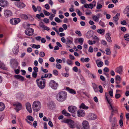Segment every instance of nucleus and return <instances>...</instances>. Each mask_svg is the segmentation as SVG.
I'll use <instances>...</instances> for the list:
<instances>
[{
    "label": "nucleus",
    "mask_w": 129,
    "mask_h": 129,
    "mask_svg": "<svg viewBox=\"0 0 129 129\" xmlns=\"http://www.w3.org/2000/svg\"><path fill=\"white\" fill-rule=\"evenodd\" d=\"M67 96V93L66 91H61L59 92L57 94L56 98L58 101L62 102L66 99Z\"/></svg>",
    "instance_id": "nucleus-1"
},
{
    "label": "nucleus",
    "mask_w": 129,
    "mask_h": 129,
    "mask_svg": "<svg viewBox=\"0 0 129 129\" xmlns=\"http://www.w3.org/2000/svg\"><path fill=\"white\" fill-rule=\"evenodd\" d=\"M69 127L71 128H74L76 127L78 129H80L81 128V125L78 122H75L74 121L69 119L68 123Z\"/></svg>",
    "instance_id": "nucleus-2"
},
{
    "label": "nucleus",
    "mask_w": 129,
    "mask_h": 129,
    "mask_svg": "<svg viewBox=\"0 0 129 129\" xmlns=\"http://www.w3.org/2000/svg\"><path fill=\"white\" fill-rule=\"evenodd\" d=\"M41 103L38 101H34L32 105V108L35 112H38L41 109Z\"/></svg>",
    "instance_id": "nucleus-3"
},
{
    "label": "nucleus",
    "mask_w": 129,
    "mask_h": 129,
    "mask_svg": "<svg viewBox=\"0 0 129 129\" xmlns=\"http://www.w3.org/2000/svg\"><path fill=\"white\" fill-rule=\"evenodd\" d=\"M36 81L38 86L40 88L43 89L45 86L46 80L45 79H38Z\"/></svg>",
    "instance_id": "nucleus-4"
},
{
    "label": "nucleus",
    "mask_w": 129,
    "mask_h": 129,
    "mask_svg": "<svg viewBox=\"0 0 129 129\" xmlns=\"http://www.w3.org/2000/svg\"><path fill=\"white\" fill-rule=\"evenodd\" d=\"M113 113H111V115L109 118L110 122L112 123V127L115 126L116 123V119L115 117L113 118Z\"/></svg>",
    "instance_id": "nucleus-5"
},
{
    "label": "nucleus",
    "mask_w": 129,
    "mask_h": 129,
    "mask_svg": "<svg viewBox=\"0 0 129 129\" xmlns=\"http://www.w3.org/2000/svg\"><path fill=\"white\" fill-rule=\"evenodd\" d=\"M58 85V83L53 80H51L49 83V86L53 89L55 90L57 89Z\"/></svg>",
    "instance_id": "nucleus-6"
},
{
    "label": "nucleus",
    "mask_w": 129,
    "mask_h": 129,
    "mask_svg": "<svg viewBox=\"0 0 129 129\" xmlns=\"http://www.w3.org/2000/svg\"><path fill=\"white\" fill-rule=\"evenodd\" d=\"M34 29L31 28H27L25 31V33L27 35L31 36L34 34Z\"/></svg>",
    "instance_id": "nucleus-7"
},
{
    "label": "nucleus",
    "mask_w": 129,
    "mask_h": 129,
    "mask_svg": "<svg viewBox=\"0 0 129 129\" xmlns=\"http://www.w3.org/2000/svg\"><path fill=\"white\" fill-rule=\"evenodd\" d=\"M20 21V19L18 18H15L11 19L10 21L11 24L13 25L17 24L19 23Z\"/></svg>",
    "instance_id": "nucleus-8"
},
{
    "label": "nucleus",
    "mask_w": 129,
    "mask_h": 129,
    "mask_svg": "<svg viewBox=\"0 0 129 129\" xmlns=\"http://www.w3.org/2000/svg\"><path fill=\"white\" fill-rule=\"evenodd\" d=\"M11 66L13 69L17 68L18 66V62L16 59H12L11 60Z\"/></svg>",
    "instance_id": "nucleus-9"
},
{
    "label": "nucleus",
    "mask_w": 129,
    "mask_h": 129,
    "mask_svg": "<svg viewBox=\"0 0 129 129\" xmlns=\"http://www.w3.org/2000/svg\"><path fill=\"white\" fill-rule=\"evenodd\" d=\"M87 119L89 120H93L95 119L96 118V116L95 114L90 113L89 114L87 117Z\"/></svg>",
    "instance_id": "nucleus-10"
},
{
    "label": "nucleus",
    "mask_w": 129,
    "mask_h": 129,
    "mask_svg": "<svg viewBox=\"0 0 129 129\" xmlns=\"http://www.w3.org/2000/svg\"><path fill=\"white\" fill-rule=\"evenodd\" d=\"M25 105L26 109L27 111L29 113H31L32 112V110L30 103L29 102H27L26 103Z\"/></svg>",
    "instance_id": "nucleus-11"
},
{
    "label": "nucleus",
    "mask_w": 129,
    "mask_h": 129,
    "mask_svg": "<svg viewBox=\"0 0 129 129\" xmlns=\"http://www.w3.org/2000/svg\"><path fill=\"white\" fill-rule=\"evenodd\" d=\"M68 109L70 112L74 113L77 111V108L75 106H69Z\"/></svg>",
    "instance_id": "nucleus-12"
},
{
    "label": "nucleus",
    "mask_w": 129,
    "mask_h": 129,
    "mask_svg": "<svg viewBox=\"0 0 129 129\" xmlns=\"http://www.w3.org/2000/svg\"><path fill=\"white\" fill-rule=\"evenodd\" d=\"M13 106L15 107V109L17 112L21 108V105L19 103L17 102L14 103L13 104Z\"/></svg>",
    "instance_id": "nucleus-13"
},
{
    "label": "nucleus",
    "mask_w": 129,
    "mask_h": 129,
    "mask_svg": "<svg viewBox=\"0 0 129 129\" xmlns=\"http://www.w3.org/2000/svg\"><path fill=\"white\" fill-rule=\"evenodd\" d=\"M101 14L98 13L96 15H93L92 16V18L95 22H98L99 21V19L101 16Z\"/></svg>",
    "instance_id": "nucleus-14"
},
{
    "label": "nucleus",
    "mask_w": 129,
    "mask_h": 129,
    "mask_svg": "<svg viewBox=\"0 0 129 129\" xmlns=\"http://www.w3.org/2000/svg\"><path fill=\"white\" fill-rule=\"evenodd\" d=\"M85 112L83 110H79L77 111V116L79 117H83L85 115Z\"/></svg>",
    "instance_id": "nucleus-15"
},
{
    "label": "nucleus",
    "mask_w": 129,
    "mask_h": 129,
    "mask_svg": "<svg viewBox=\"0 0 129 129\" xmlns=\"http://www.w3.org/2000/svg\"><path fill=\"white\" fill-rule=\"evenodd\" d=\"M4 15L6 17L8 18L12 15V13L10 10H6L5 11Z\"/></svg>",
    "instance_id": "nucleus-16"
},
{
    "label": "nucleus",
    "mask_w": 129,
    "mask_h": 129,
    "mask_svg": "<svg viewBox=\"0 0 129 129\" xmlns=\"http://www.w3.org/2000/svg\"><path fill=\"white\" fill-rule=\"evenodd\" d=\"M82 125L84 129H89V125L88 122L86 120L83 121Z\"/></svg>",
    "instance_id": "nucleus-17"
},
{
    "label": "nucleus",
    "mask_w": 129,
    "mask_h": 129,
    "mask_svg": "<svg viewBox=\"0 0 129 129\" xmlns=\"http://www.w3.org/2000/svg\"><path fill=\"white\" fill-rule=\"evenodd\" d=\"M39 25L43 29L48 31L50 29V28L44 25L43 23L42 22H41L40 23Z\"/></svg>",
    "instance_id": "nucleus-18"
},
{
    "label": "nucleus",
    "mask_w": 129,
    "mask_h": 129,
    "mask_svg": "<svg viewBox=\"0 0 129 129\" xmlns=\"http://www.w3.org/2000/svg\"><path fill=\"white\" fill-rule=\"evenodd\" d=\"M8 2L6 1L1 0L0 1V5L2 7H3L7 5Z\"/></svg>",
    "instance_id": "nucleus-19"
},
{
    "label": "nucleus",
    "mask_w": 129,
    "mask_h": 129,
    "mask_svg": "<svg viewBox=\"0 0 129 129\" xmlns=\"http://www.w3.org/2000/svg\"><path fill=\"white\" fill-rule=\"evenodd\" d=\"M95 62L97 64V66L99 67H101L103 66L104 64L103 62L101 61H99V59H97L96 60Z\"/></svg>",
    "instance_id": "nucleus-20"
},
{
    "label": "nucleus",
    "mask_w": 129,
    "mask_h": 129,
    "mask_svg": "<svg viewBox=\"0 0 129 129\" xmlns=\"http://www.w3.org/2000/svg\"><path fill=\"white\" fill-rule=\"evenodd\" d=\"M122 71V66H120L117 67L115 70V72L120 74H121Z\"/></svg>",
    "instance_id": "nucleus-21"
},
{
    "label": "nucleus",
    "mask_w": 129,
    "mask_h": 129,
    "mask_svg": "<svg viewBox=\"0 0 129 129\" xmlns=\"http://www.w3.org/2000/svg\"><path fill=\"white\" fill-rule=\"evenodd\" d=\"M18 46L17 45H16L13 49V52L14 54H17L18 52Z\"/></svg>",
    "instance_id": "nucleus-22"
},
{
    "label": "nucleus",
    "mask_w": 129,
    "mask_h": 129,
    "mask_svg": "<svg viewBox=\"0 0 129 129\" xmlns=\"http://www.w3.org/2000/svg\"><path fill=\"white\" fill-rule=\"evenodd\" d=\"M66 89L70 93L74 94L76 93V91L70 88L69 87H66Z\"/></svg>",
    "instance_id": "nucleus-23"
},
{
    "label": "nucleus",
    "mask_w": 129,
    "mask_h": 129,
    "mask_svg": "<svg viewBox=\"0 0 129 129\" xmlns=\"http://www.w3.org/2000/svg\"><path fill=\"white\" fill-rule=\"evenodd\" d=\"M111 34L109 33H108L106 34V38L107 40L109 42H111L112 41L111 40V38L110 36Z\"/></svg>",
    "instance_id": "nucleus-24"
},
{
    "label": "nucleus",
    "mask_w": 129,
    "mask_h": 129,
    "mask_svg": "<svg viewBox=\"0 0 129 129\" xmlns=\"http://www.w3.org/2000/svg\"><path fill=\"white\" fill-rule=\"evenodd\" d=\"M14 77L15 78L17 79H19L20 81H23L24 80V77L21 76L19 75H15Z\"/></svg>",
    "instance_id": "nucleus-25"
},
{
    "label": "nucleus",
    "mask_w": 129,
    "mask_h": 129,
    "mask_svg": "<svg viewBox=\"0 0 129 129\" xmlns=\"http://www.w3.org/2000/svg\"><path fill=\"white\" fill-rule=\"evenodd\" d=\"M96 6V2L95 1H93L92 3L89 4V8L92 9L93 8V7Z\"/></svg>",
    "instance_id": "nucleus-26"
},
{
    "label": "nucleus",
    "mask_w": 129,
    "mask_h": 129,
    "mask_svg": "<svg viewBox=\"0 0 129 129\" xmlns=\"http://www.w3.org/2000/svg\"><path fill=\"white\" fill-rule=\"evenodd\" d=\"M120 15V14L117 13L116 15L113 17V20L115 22H116L118 20Z\"/></svg>",
    "instance_id": "nucleus-27"
},
{
    "label": "nucleus",
    "mask_w": 129,
    "mask_h": 129,
    "mask_svg": "<svg viewBox=\"0 0 129 129\" xmlns=\"http://www.w3.org/2000/svg\"><path fill=\"white\" fill-rule=\"evenodd\" d=\"M105 30L104 29H98L97 30V32L102 35H103L105 34Z\"/></svg>",
    "instance_id": "nucleus-28"
},
{
    "label": "nucleus",
    "mask_w": 129,
    "mask_h": 129,
    "mask_svg": "<svg viewBox=\"0 0 129 129\" xmlns=\"http://www.w3.org/2000/svg\"><path fill=\"white\" fill-rule=\"evenodd\" d=\"M67 43L68 44H71L73 42V39L71 37H69L67 38Z\"/></svg>",
    "instance_id": "nucleus-29"
},
{
    "label": "nucleus",
    "mask_w": 129,
    "mask_h": 129,
    "mask_svg": "<svg viewBox=\"0 0 129 129\" xmlns=\"http://www.w3.org/2000/svg\"><path fill=\"white\" fill-rule=\"evenodd\" d=\"M5 106L2 102H0V111H3L5 108Z\"/></svg>",
    "instance_id": "nucleus-30"
},
{
    "label": "nucleus",
    "mask_w": 129,
    "mask_h": 129,
    "mask_svg": "<svg viewBox=\"0 0 129 129\" xmlns=\"http://www.w3.org/2000/svg\"><path fill=\"white\" fill-rule=\"evenodd\" d=\"M15 4L18 7L21 8H22L24 6L23 4L22 3L19 2L16 3Z\"/></svg>",
    "instance_id": "nucleus-31"
},
{
    "label": "nucleus",
    "mask_w": 129,
    "mask_h": 129,
    "mask_svg": "<svg viewBox=\"0 0 129 129\" xmlns=\"http://www.w3.org/2000/svg\"><path fill=\"white\" fill-rule=\"evenodd\" d=\"M23 94L21 92H19L16 95V97L17 98L21 99L23 97Z\"/></svg>",
    "instance_id": "nucleus-32"
},
{
    "label": "nucleus",
    "mask_w": 129,
    "mask_h": 129,
    "mask_svg": "<svg viewBox=\"0 0 129 129\" xmlns=\"http://www.w3.org/2000/svg\"><path fill=\"white\" fill-rule=\"evenodd\" d=\"M30 46L33 48L38 49L40 47V46L39 45L33 44L30 45Z\"/></svg>",
    "instance_id": "nucleus-33"
},
{
    "label": "nucleus",
    "mask_w": 129,
    "mask_h": 129,
    "mask_svg": "<svg viewBox=\"0 0 129 129\" xmlns=\"http://www.w3.org/2000/svg\"><path fill=\"white\" fill-rule=\"evenodd\" d=\"M62 113L65 116L69 117L71 116V115L69 113L66 112L65 110H64L62 111Z\"/></svg>",
    "instance_id": "nucleus-34"
},
{
    "label": "nucleus",
    "mask_w": 129,
    "mask_h": 129,
    "mask_svg": "<svg viewBox=\"0 0 129 129\" xmlns=\"http://www.w3.org/2000/svg\"><path fill=\"white\" fill-rule=\"evenodd\" d=\"M106 99L108 103L110 105V106H111V104L112 102V101L111 99L110 98V97H107L106 98Z\"/></svg>",
    "instance_id": "nucleus-35"
},
{
    "label": "nucleus",
    "mask_w": 129,
    "mask_h": 129,
    "mask_svg": "<svg viewBox=\"0 0 129 129\" xmlns=\"http://www.w3.org/2000/svg\"><path fill=\"white\" fill-rule=\"evenodd\" d=\"M109 108L110 110H112L111 113H113V112H115L117 111L115 107H113L112 105L109 107Z\"/></svg>",
    "instance_id": "nucleus-36"
},
{
    "label": "nucleus",
    "mask_w": 129,
    "mask_h": 129,
    "mask_svg": "<svg viewBox=\"0 0 129 129\" xmlns=\"http://www.w3.org/2000/svg\"><path fill=\"white\" fill-rule=\"evenodd\" d=\"M80 107V108H82L84 109H87L88 108V107L85 106L84 103H82Z\"/></svg>",
    "instance_id": "nucleus-37"
},
{
    "label": "nucleus",
    "mask_w": 129,
    "mask_h": 129,
    "mask_svg": "<svg viewBox=\"0 0 129 129\" xmlns=\"http://www.w3.org/2000/svg\"><path fill=\"white\" fill-rule=\"evenodd\" d=\"M0 68H1L4 70H6L7 69V68L5 67V66L4 65L3 63L2 62H1L0 61Z\"/></svg>",
    "instance_id": "nucleus-38"
},
{
    "label": "nucleus",
    "mask_w": 129,
    "mask_h": 129,
    "mask_svg": "<svg viewBox=\"0 0 129 129\" xmlns=\"http://www.w3.org/2000/svg\"><path fill=\"white\" fill-rule=\"evenodd\" d=\"M129 12V6H128L124 9L123 13L124 14H126Z\"/></svg>",
    "instance_id": "nucleus-39"
},
{
    "label": "nucleus",
    "mask_w": 129,
    "mask_h": 129,
    "mask_svg": "<svg viewBox=\"0 0 129 129\" xmlns=\"http://www.w3.org/2000/svg\"><path fill=\"white\" fill-rule=\"evenodd\" d=\"M67 63L69 65L71 66L73 64V61L69 59H68L66 61Z\"/></svg>",
    "instance_id": "nucleus-40"
},
{
    "label": "nucleus",
    "mask_w": 129,
    "mask_h": 129,
    "mask_svg": "<svg viewBox=\"0 0 129 129\" xmlns=\"http://www.w3.org/2000/svg\"><path fill=\"white\" fill-rule=\"evenodd\" d=\"M27 119L29 120L33 121L34 120V118L30 116H28L27 117Z\"/></svg>",
    "instance_id": "nucleus-41"
},
{
    "label": "nucleus",
    "mask_w": 129,
    "mask_h": 129,
    "mask_svg": "<svg viewBox=\"0 0 129 129\" xmlns=\"http://www.w3.org/2000/svg\"><path fill=\"white\" fill-rule=\"evenodd\" d=\"M78 41L80 43V44L82 45L83 44L84 41V39L83 38H79L78 39Z\"/></svg>",
    "instance_id": "nucleus-42"
},
{
    "label": "nucleus",
    "mask_w": 129,
    "mask_h": 129,
    "mask_svg": "<svg viewBox=\"0 0 129 129\" xmlns=\"http://www.w3.org/2000/svg\"><path fill=\"white\" fill-rule=\"evenodd\" d=\"M105 51L106 52V54L107 55H109L111 54V51H110V49L107 48L105 49Z\"/></svg>",
    "instance_id": "nucleus-43"
},
{
    "label": "nucleus",
    "mask_w": 129,
    "mask_h": 129,
    "mask_svg": "<svg viewBox=\"0 0 129 129\" xmlns=\"http://www.w3.org/2000/svg\"><path fill=\"white\" fill-rule=\"evenodd\" d=\"M124 38L125 40L127 41H129V35L126 34L124 36Z\"/></svg>",
    "instance_id": "nucleus-44"
},
{
    "label": "nucleus",
    "mask_w": 129,
    "mask_h": 129,
    "mask_svg": "<svg viewBox=\"0 0 129 129\" xmlns=\"http://www.w3.org/2000/svg\"><path fill=\"white\" fill-rule=\"evenodd\" d=\"M76 12L79 16H80L82 15V12L78 9H76Z\"/></svg>",
    "instance_id": "nucleus-45"
},
{
    "label": "nucleus",
    "mask_w": 129,
    "mask_h": 129,
    "mask_svg": "<svg viewBox=\"0 0 129 129\" xmlns=\"http://www.w3.org/2000/svg\"><path fill=\"white\" fill-rule=\"evenodd\" d=\"M88 74H89V75L91 78L93 79H95L96 78V76L95 75L93 74H91L89 71H88Z\"/></svg>",
    "instance_id": "nucleus-46"
},
{
    "label": "nucleus",
    "mask_w": 129,
    "mask_h": 129,
    "mask_svg": "<svg viewBox=\"0 0 129 129\" xmlns=\"http://www.w3.org/2000/svg\"><path fill=\"white\" fill-rule=\"evenodd\" d=\"M99 23L100 25L103 27H104L105 26L104 23L101 21H100Z\"/></svg>",
    "instance_id": "nucleus-47"
},
{
    "label": "nucleus",
    "mask_w": 129,
    "mask_h": 129,
    "mask_svg": "<svg viewBox=\"0 0 129 129\" xmlns=\"http://www.w3.org/2000/svg\"><path fill=\"white\" fill-rule=\"evenodd\" d=\"M57 68L59 69H60L61 68V65L59 63H57L56 65Z\"/></svg>",
    "instance_id": "nucleus-48"
},
{
    "label": "nucleus",
    "mask_w": 129,
    "mask_h": 129,
    "mask_svg": "<svg viewBox=\"0 0 129 129\" xmlns=\"http://www.w3.org/2000/svg\"><path fill=\"white\" fill-rule=\"evenodd\" d=\"M43 11L45 15L47 16H48L50 15V13L49 12H48L47 11H46L45 10H43Z\"/></svg>",
    "instance_id": "nucleus-49"
},
{
    "label": "nucleus",
    "mask_w": 129,
    "mask_h": 129,
    "mask_svg": "<svg viewBox=\"0 0 129 129\" xmlns=\"http://www.w3.org/2000/svg\"><path fill=\"white\" fill-rule=\"evenodd\" d=\"M53 74L55 76H57L58 75V71L56 70H54L53 71Z\"/></svg>",
    "instance_id": "nucleus-50"
},
{
    "label": "nucleus",
    "mask_w": 129,
    "mask_h": 129,
    "mask_svg": "<svg viewBox=\"0 0 129 129\" xmlns=\"http://www.w3.org/2000/svg\"><path fill=\"white\" fill-rule=\"evenodd\" d=\"M99 92L100 93H102L103 92V90L102 87L101 85H100L99 86Z\"/></svg>",
    "instance_id": "nucleus-51"
},
{
    "label": "nucleus",
    "mask_w": 129,
    "mask_h": 129,
    "mask_svg": "<svg viewBox=\"0 0 129 129\" xmlns=\"http://www.w3.org/2000/svg\"><path fill=\"white\" fill-rule=\"evenodd\" d=\"M92 33L91 31H88L87 33V36H88V37H90L92 36Z\"/></svg>",
    "instance_id": "nucleus-52"
},
{
    "label": "nucleus",
    "mask_w": 129,
    "mask_h": 129,
    "mask_svg": "<svg viewBox=\"0 0 129 129\" xmlns=\"http://www.w3.org/2000/svg\"><path fill=\"white\" fill-rule=\"evenodd\" d=\"M69 119H64L61 121L62 123H65L68 124Z\"/></svg>",
    "instance_id": "nucleus-53"
},
{
    "label": "nucleus",
    "mask_w": 129,
    "mask_h": 129,
    "mask_svg": "<svg viewBox=\"0 0 129 129\" xmlns=\"http://www.w3.org/2000/svg\"><path fill=\"white\" fill-rule=\"evenodd\" d=\"M37 72H33L32 73V76L34 78H36L37 77Z\"/></svg>",
    "instance_id": "nucleus-54"
},
{
    "label": "nucleus",
    "mask_w": 129,
    "mask_h": 129,
    "mask_svg": "<svg viewBox=\"0 0 129 129\" xmlns=\"http://www.w3.org/2000/svg\"><path fill=\"white\" fill-rule=\"evenodd\" d=\"M115 80L116 81H121V78L120 76L117 75L116 77Z\"/></svg>",
    "instance_id": "nucleus-55"
},
{
    "label": "nucleus",
    "mask_w": 129,
    "mask_h": 129,
    "mask_svg": "<svg viewBox=\"0 0 129 129\" xmlns=\"http://www.w3.org/2000/svg\"><path fill=\"white\" fill-rule=\"evenodd\" d=\"M75 33L77 34L80 37L82 36V34L80 31L79 30H76L75 31Z\"/></svg>",
    "instance_id": "nucleus-56"
},
{
    "label": "nucleus",
    "mask_w": 129,
    "mask_h": 129,
    "mask_svg": "<svg viewBox=\"0 0 129 129\" xmlns=\"http://www.w3.org/2000/svg\"><path fill=\"white\" fill-rule=\"evenodd\" d=\"M55 16V15L54 14H51V15L49 17V18L50 20H53L54 17Z\"/></svg>",
    "instance_id": "nucleus-57"
},
{
    "label": "nucleus",
    "mask_w": 129,
    "mask_h": 129,
    "mask_svg": "<svg viewBox=\"0 0 129 129\" xmlns=\"http://www.w3.org/2000/svg\"><path fill=\"white\" fill-rule=\"evenodd\" d=\"M40 56L42 57H43L45 56V53L44 52H41L40 53Z\"/></svg>",
    "instance_id": "nucleus-58"
},
{
    "label": "nucleus",
    "mask_w": 129,
    "mask_h": 129,
    "mask_svg": "<svg viewBox=\"0 0 129 129\" xmlns=\"http://www.w3.org/2000/svg\"><path fill=\"white\" fill-rule=\"evenodd\" d=\"M101 43L104 46L106 45L107 44L106 42L104 40H102L101 41Z\"/></svg>",
    "instance_id": "nucleus-59"
},
{
    "label": "nucleus",
    "mask_w": 129,
    "mask_h": 129,
    "mask_svg": "<svg viewBox=\"0 0 129 129\" xmlns=\"http://www.w3.org/2000/svg\"><path fill=\"white\" fill-rule=\"evenodd\" d=\"M121 96V95L119 94L116 93L115 95V98L116 99L119 98Z\"/></svg>",
    "instance_id": "nucleus-60"
},
{
    "label": "nucleus",
    "mask_w": 129,
    "mask_h": 129,
    "mask_svg": "<svg viewBox=\"0 0 129 129\" xmlns=\"http://www.w3.org/2000/svg\"><path fill=\"white\" fill-rule=\"evenodd\" d=\"M43 21L46 23H47L49 22V20L48 19L45 18L43 20Z\"/></svg>",
    "instance_id": "nucleus-61"
},
{
    "label": "nucleus",
    "mask_w": 129,
    "mask_h": 129,
    "mask_svg": "<svg viewBox=\"0 0 129 129\" xmlns=\"http://www.w3.org/2000/svg\"><path fill=\"white\" fill-rule=\"evenodd\" d=\"M102 7V5L98 4V5L96 6V8L97 9H100Z\"/></svg>",
    "instance_id": "nucleus-62"
},
{
    "label": "nucleus",
    "mask_w": 129,
    "mask_h": 129,
    "mask_svg": "<svg viewBox=\"0 0 129 129\" xmlns=\"http://www.w3.org/2000/svg\"><path fill=\"white\" fill-rule=\"evenodd\" d=\"M61 75L63 76H65L66 77H67L69 76V75L67 73H61Z\"/></svg>",
    "instance_id": "nucleus-63"
},
{
    "label": "nucleus",
    "mask_w": 129,
    "mask_h": 129,
    "mask_svg": "<svg viewBox=\"0 0 129 129\" xmlns=\"http://www.w3.org/2000/svg\"><path fill=\"white\" fill-rule=\"evenodd\" d=\"M55 20L56 22L59 23L61 21L60 20L58 17H56L55 18Z\"/></svg>",
    "instance_id": "nucleus-64"
}]
</instances>
